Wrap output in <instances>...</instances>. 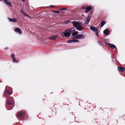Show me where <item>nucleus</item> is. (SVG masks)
I'll return each instance as SVG.
<instances>
[{
	"label": "nucleus",
	"instance_id": "f257e3e1",
	"mask_svg": "<svg viewBox=\"0 0 125 125\" xmlns=\"http://www.w3.org/2000/svg\"><path fill=\"white\" fill-rule=\"evenodd\" d=\"M72 23L73 26L76 27L78 31H82L83 30V28L80 23L76 21H73Z\"/></svg>",
	"mask_w": 125,
	"mask_h": 125
},
{
	"label": "nucleus",
	"instance_id": "f03ea898",
	"mask_svg": "<svg viewBox=\"0 0 125 125\" xmlns=\"http://www.w3.org/2000/svg\"><path fill=\"white\" fill-rule=\"evenodd\" d=\"M71 31L70 29L65 30L64 31L62 32L61 36L63 37H69L71 33Z\"/></svg>",
	"mask_w": 125,
	"mask_h": 125
},
{
	"label": "nucleus",
	"instance_id": "7ed1b4c3",
	"mask_svg": "<svg viewBox=\"0 0 125 125\" xmlns=\"http://www.w3.org/2000/svg\"><path fill=\"white\" fill-rule=\"evenodd\" d=\"M85 38V36L82 34L77 35L75 36H73L72 38L74 39H83Z\"/></svg>",
	"mask_w": 125,
	"mask_h": 125
},
{
	"label": "nucleus",
	"instance_id": "20e7f679",
	"mask_svg": "<svg viewBox=\"0 0 125 125\" xmlns=\"http://www.w3.org/2000/svg\"><path fill=\"white\" fill-rule=\"evenodd\" d=\"M71 29V33L72 35L73 36H75L77 35V34L78 33V32L77 31H75V30L73 28H70Z\"/></svg>",
	"mask_w": 125,
	"mask_h": 125
},
{
	"label": "nucleus",
	"instance_id": "39448f33",
	"mask_svg": "<svg viewBox=\"0 0 125 125\" xmlns=\"http://www.w3.org/2000/svg\"><path fill=\"white\" fill-rule=\"evenodd\" d=\"M79 41L78 40H69L67 42L68 43H71L73 42H79Z\"/></svg>",
	"mask_w": 125,
	"mask_h": 125
},
{
	"label": "nucleus",
	"instance_id": "423d86ee",
	"mask_svg": "<svg viewBox=\"0 0 125 125\" xmlns=\"http://www.w3.org/2000/svg\"><path fill=\"white\" fill-rule=\"evenodd\" d=\"M15 31L17 33L19 34H21L22 33V32L21 31L20 29L18 28H17L15 30Z\"/></svg>",
	"mask_w": 125,
	"mask_h": 125
},
{
	"label": "nucleus",
	"instance_id": "0eeeda50",
	"mask_svg": "<svg viewBox=\"0 0 125 125\" xmlns=\"http://www.w3.org/2000/svg\"><path fill=\"white\" fill-rule=\"evenodd\" d=\"M9 21L10 22H16L17 21V20L15 18H11L9 17H8Z\"/></svg>",
	"mask_w": 125,
	"mask_h": 125
},
{
	"label": "nucleus",
	"instance_id": "6e6552de",
	"mask_svg": "<svg viewBox=\"0 0 125 125\" xmlns=\"http://www.w3.org/2000/svg\"><path fill=\"white\" fill-rule=\"evenodd\" d=\"M118 71H121L123 72L125 71V68L118 66Z\"/></svg>",
	"mask_w": 125,
	"mask_h": 125
},
{
	"label": "nucleus",
	"instance_id": "1a4fd4ad",
	"mask_svg": "<svg viewBox=\"0 0 125 125\" xmlns=\"http://www.w3.org/2000/svg\"><path fill=\"white\" fill-rule=\"evenodd\" d=\"M90 29L94 32H95L96 31H98V29L96 28L95 27L92 26L90 27Z\"/></svg>",
	"mask_w": 125,
	"mask_h": 125
},
{
	"label": "nucleus",
	"instance_id": "9d476101",
	"mask_svg": "<svg viewBox=\"0 0 125 125\" xmlns=\"http://www.w3.org/2000/svg\"><path fill=\"white\" fill-rule=\"evenodd\" d=\"M57 38V36L56 35H54L49 37V39L52 40H54Z\"/></svg>",
	"mask_w": 125,
	"mask_h": 125
},
{
	"label": "nucleus",
	"instance_id": "9b49d317",
	"mask_svg": "<svg viewBox=\"0 0 125 125\" xmlns=\"http://www.w3.org/2000/svg\"><path fill=\"white\" fill-rule=\"evenodd\" d=\"M107 45L112 49H114L116 48V46L110 43H108Z\"/></svg>",
	"mask_w": 125,
	"mask_h": 125
},
{
	"label": "nucleus",
	"instance_id": "f8f14e48",
	"mask_svg": "<svg viewBox=\"0 0 125 125\" xmlns=\"http://www.w3.org/2000/svg\"><path fill=\"white\" fill-rule=\"evenodd\" d=\"M25 114V113L23 112H20L18 113V115L19 117H21L22 116Z\"/></svg>",
	"mask_w": 125,
	"mask_h": 125
},
{
	"label": "nucleus",
	"instance_id": "ddd939ff",
	"mask_svg": "<svg viewBox=\"0 0 125 125\" xmlns=\"http://www.w3.org/2000/svg\"><path fill=\"white\" fill-rule=\"evenodd\" d=\"M90 17L89 16L87 17V18L86 19V22L85 23L87 24H89V23L90 21Z\"/></svg>",
	"mask_w": 125,
	"mask_h": 125
},
{
	"label": "nucleus",
	"instance_id": "4468645a",
	"mask_svg": "<svg viewBox=\"0 0 125 125\" xmlns=\"http://www.w3.org/2000/svg\"><path fill=\"white\" fill-rule=\"evenodd\" d=\"M109 31L108 29H105L103 31L105 35H108L109 34Z\"/></svg>",
	"mask_w": 125,
	"mask_h": 125
},
{
	"label": "nucleus",
	"instance_id": "2eb2a0df",
	"mask_svg": "<svg viewBox=\"0 0 125 125\" xmlns=\"http://www.w3.org/2000/svg\"><path fill=\"white\" fill-rule=\"evenodd\" d=\"M86 9L87 11H89L92 10V7L90 5L88 6V7H86Z\"/></svg>",
	"mask_w": 125,
	"mask_h": 125
},
{
	"label": "nucleus",
	"instance_id": "dca6fc26",
	"mask_svg": "<svg viewBox=\"0 0 125 125\" xmlns=\"http://www.w3.org/2000/svg\"><path fill=\"white\" fill-rule=\"evenodd\" d=\"M105 24V21H102L101 22V27H102Z\"/></svg>",
	"mask_w": 125,
	"mask_h": 125
},
{
	"label": "nucleus",
	"instance_id": "f3484780",
	"mask_svg": "<svg viewBox=\"0 0 125 125\" xmlns=\"http://www.w3.org/2000/svg\"><path fill=\"white\" fill-rule=\"evenodd\" d=\"M7 103L8 104L10 105L11 103V102L10 100L7 99Z\"/></svg>",
	"mask_w": 125,
	"mask_h": 125
},
{
	"label": "nucleus",
	"instance_id": "a211bd4d",
	"mask_svg": "<svg viewBox=\"0 0 125 125\" xmlns=\"http://www.w3.org/2000/svg\"><path fill=\"white\" fill-rule=\"evenodd\" d=\"M13 62H16V63H18L19 62L18 61L16 60V59L15 58L13 59Z\"/></svg>",
	"mask_w": 125,
	"mask_h": 125
},
{
	"label": "nucleus",
	"instance_id": "6ab92c4d",
	"mask_svg": "<svg viewBox=\"0 0 125 125\" xmlns=\"http://www.w3.org/2000/svg\"><path fill=\"white\" fill-rule=\"evenodd\" d=\"M6 92L8 94H11L10 92H9L8 90H7L6 89H5Z\"/></svg>",
	"mask_w": 125,
	"mask_h": 125
},
{
	"label": "nucleus",
	"instance_id": "aec40b11",
	"mask_svg": "<svg viewBox=\"0 0 125 125\" xmlns=\"http://www.w3.org/2000/svg\"><path fill=\"white\" fill-rule=\"evenodd\" d=\"M11 56L12 58V59L15 58V55L14 54H12L11 55Z\"/></svg>",
	"mask_w": 125,
	"mask_h": 125
},
{
	"label": "nucleus",
	"instance_id": "412c9836",
	"mask_svg": "<svg viewBox=\"0 0 125 125\" xmlns=\"http://www.w3.org/2000/svg\"><path fill=\"white\" fill-rule=\"evenodd\" d=\"M97 43H98V44H99L100 46H102V45H101V42L99 41H97Z\"/></svg>",
	"mask_w": 125,
	"mask_h": 125
},
{
	"label": "nucleus",
	"instance_id": "4be33fe9",
	"mask_svg": "<svg viewBox=\"0 0 125 125\" xmlns=\"http://www.w3.org/2000/svg\"><path fill=\"white\" fill-rule=\"evenodd\" d=\"M53 12L55 13H60V12L59 11H53Z\"/></svg>",
	"mask_w": 125,
	"mask_h": 125
},
{
	"label": "nucleus",
	"instance_id": "5701e85b",
	"mask_svg": "<svg viewBox=\"0 0 125 125\" xmlns=\"http://www.w3.org/2000/svg\"><path fill=\"white\" fill-rule=\"evenodd\" d=\"M67 9L66 8H61L60 9V10H66Z\"/></svg>",
	"mask_w": 125,
	"mask_h": 125
},
{
	"label": "nucleus",
	"instance_id": "b1692460",
	"mask_svg": "<svg viewBox=\"0 0 125 125\" xmlns=\"http://www.w3.org/2000/svg\"><path fill=\"white\" fill-rule=\"evenodd\" d=\"M97 31H96L95 32V34L96 35L97 37L98 36V33H97Z\"/></svg>",
	"mask_w": 125,
	"mask_h": 125
},
{
	"label": "nucleus",
	"instance_id": "393cba45",
	"mask_svg": "<svg viewBox=\"0 0 125 125\" xmlns=\"http://www.w3.org/2000/svg\"><path fill=\"white\" fill-rule=\"evenodd\" d=\"M23 14H24V15H25V16H28V17L29 16L27 14H26V13H24V12H23Z\"/></svg>",
	"mask_w": 125,
	"mask_h": 125
},
{
	"label": "nucleus",
	"instance_id": "a878e982",
	"mask_svg": "<svg viewBox=\"0 0 125 125\" xmlns=\"http://www.w3.org/2000/svg\"><path fill=\"white\" fill-rule=\"evenodd\" d=\"M23 14H24V15H25V16H28V17L29 16L27 14H26V13H24V12H23Z\"/></svg>",
	"mask_w": 125,
	"mask_h": 125
},
{
	"label": "nucleus",
	"instance_id": "bb28decb",
	"mask_svg": "<svg viewBox=\"0 0 125 125\" xmlns=\"http://www.w3.org/2000/svg\"><path fill=\"white\" fill-rule=\"evenodd\" d=\"M50 6L53 8L54 7V6L53 5H51Z\"/></svg>",
	"mask_w": 125,
	"mask_h": 125
},
{
	"label": "nucleus",
	"instance_id": "cd10ccee",
	"mask_svg": "<svg viewBox=\"0 0 125 125\" xmlns=\"http://www.w3.org/2000/svg\"><path fill=\"white\" fill-rule=\"evenodd\" d=\"M86 7H83V9H86Z\"/></svg>",
	"mask_w": 125,
	"mask_h": 125
},
{
	"label": "nucleus",
	"instance_id": "c85d7f7f",
	"mask_svg": "<svg viewBox=\"0 0 125 125\" xmlns=\"http://www.w3.org/2000/svg\"><path fill=\"white\" fill-rule=\"evenodd\" d=\"M8 47H6L5 49H4L5 50H6V49H8Z\"/></svg>",
	"mask_w": 125,
	"mask_h": 125
},
{
	"label": "nucleus",
	"instance_id": "c756f323",
	"mask_svg": "<svg viewBox=\"0 0 125 125\" xmlns=\"http://www.w3.org/2000/svg\"><path fill=\"white\" fill-rule=\"evenodd\" d=\"M23 2H24L25 1V0H21Z\"/></svg>",
	"mask_w": 125,
	"mask_h": 125
},
{
	"label": "nucleus",
	"instance_id": "7c9ffc66",
	"mask_svg": "<svg viewBox=\"0 0 125 125\" xmlns=\"http://www.w3.org/2000/svg\"><path fill=\"white\" fill-rule=\"evenodd\" d=\"M10 106H11V105H10Z\"/></svg>",
	"mask_w": 125,
	"mask_h": 125
},
{
	"label": "nucleus",
	"instance_id": "2f4dec72",
	"mask_svg": "<svg viewBox=\"0 0 125 125\" xmlns=\"http://www.w3.org/2000/svg\"><path fill=\"white\" fill-rule=\"evenodd\" d=\"M13 107H12L11 108V109Z\"/></svg>",
	"mask_w": 125,
	"mask_h": 125
}]
</instances>
